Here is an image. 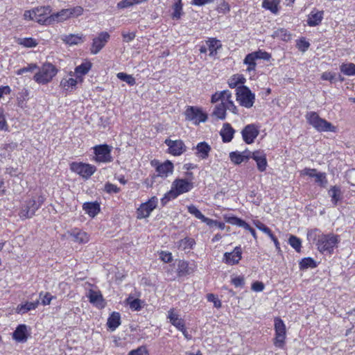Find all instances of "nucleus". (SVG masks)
Wrapping results in <instances>:
<instances>
[{
	"mask_svg": "<svg viewBox=\"0 0 355 355\" xmlns=\"http://www.w3.org/2000/svg\"><path fill=\"white\" fill-rule=\"evenodd\" d=\"M195 148L196 155L202 159H206L211 150V146L205 141L198 143Z\"/></svg>",
	"mask_w": 355,
	"mask_h": 355,
	"instance_id": "nucleus-23",
	"label": "nucleus"
},
{
	"mask_svg": "<svg viewBox=\"0 0 355 355\" xmlns=\"http://www.w3.org/2000/svg\"><path fill=\"white\" fill-rule=\"evenodd\" d=\"M12 338L16 341L24 343L28 338L27 327L26 324H19L12 334Z\"/></svg>",
	"mask_w": 355,
	"mask_h": 355,
	"instance_id": "nucleus-24",
	"label": "nucleus"
},
{
	"mask_svg": "<svg viewBox=\"0 0 355 355\" xmlns=\"http://www.w3.org/2000/svg\"><path fill=\"white\" fill-rule=\"evenodd\" d=\"M172 193H175L173 192V189H171L168 192L165 193L164 197L161 199V203L162 206H165L171 200L176 198L178 196H172Z\"/></svg>",
	"mask_w": 355,
	"mask_h": 355,
	"instance_id": "nucleus-56",
	"label": "nucleus"
},
{
	"mask_svg": "<svg viewBox=\"0 0 355 355\" xmlns=\"http://www.w3.org/2000/svg\"><path fill=\"white\" fill-rule=\"evenodd\" d=\"M207 300L209 302H213L214 305L216 308H220L221 306V302L219 300L216 296L214 294H208L207 296Z\"/></svg>",
	"mask_w": 355,
	"mask_h": 355,
	"instance_id": "nucleus-59",
	"label": "nucleus"
},
{
	"mask_svg": "<svg viewBox=\"0 0 355 355\" xmlns=\"http://www.w3.org/2000/svg\"><path fill=\"white\" fill-rule=\"evenodd\" d=\"M165 144L168 146V153L174 156H179L186 151L187 147L182 140L167 139Z\"/></svg>",
	"mask_w": 355,
	"mask_h": 355,
	"instance_id": "nucleus-14",
	"label": "nucleus"
},
{
	"mask_svg": "<svg viewBox=\"0 0 355 355\" xmlns=\"http://www.w3.org/2000/svg\"><path fill=\"white\" fill-rule=\"evenodd\" d=\"M151 164L156 167L158 175L161 177H167L169 174H172L173 171V164L168 160L163 164H159L158 161L153 160Z\"/></svg>",
	"mask_w": 355,
	"mask_h": 355,
	"instance_id": "nucleus-15",
	"label": "nucleus"
},
{
	"mask_svg": "<svg viewBox=\"0 0 355 355\" xmlns=\"http://www.w3.org/2000/svg\"><path fill=\"white\" fill-rule=\"evenodd\" d=\"M235 132L234 129L228 123H225L220 132V135L222 137L223 141L227 143L232 141Z\"/></svg>",
	"mask_w": 355,
	"mask_h": 355,
	"instance_id": "nucleus-26",
	"label": "nucleus"
},
{
	"mask_svg": "<svg viewBox=\"0 0 355 355\" xmlns=\"http://www.w3.org/2000/svg\"><path fill=\"white\" fill-rule=\"evenodd\" d=\"M94 153L96 155V161L98 162H110L112 160L111 156L112 147L107 145H98L94 147Z\"/></svg>",
	"mask_w": 355,
	"mask_h": 355,
	"instance_id": "nucleus-9",
	"label": "nucleus"
},
{
	"mask_svg": "<svg viewBox=\"0 0 355 355\" xmlns=\"http://www.w3.org/2000/svg\"><path fill=\"white\" fill-rule=\"evenodd\" d=\"M178 272L180 276L190 273L191 270L189 268L188 263L184 261H180L178 265Z\"/></svg>",
	"mask_w": 355,
	"mask_h": 355,
	"instance_id": "nucleus-47",
	"label": "nucleus"
},
{
	"mask_svg": "<svg viewBox=\"0 0 355 355\" xmlns=\"http://www.w3.org/2000/svg\"><path fill=\"white\" fill-rule=\"evenodd\" d=\"M275 330L274 345L278 348H283L285 345L286 331V326L282 319L278 318L275 319Z\"/></svg>",
	"mask_w": 355,
	"mask_h": 355,
	"instance_id": "nucleus-5",
	"label": "nucleus"
},
{
	"mask_svg": "<svg viewBox=\"0 0 355 355\" xmlns=\"http://www.w3.org/2000/svg\"><path fill=\"white\" fill-rule=\"evenodd\" d=\"M288 243L297 252L300 251L301 240L299 238L291 235L289 238Z\"/></svg>",
	"mask_w": 355,
	"mask_h": 355,
	"instance_id": "nucleus-50",
	"label": "nucleus"
},
{
	"mask_svg": "<svg viewBox=\"0 0 355 355\" xmlns=\"http://www.w3.org/2000/svg\"><path fill=\"white\" fill-rule=\"evenodd\" d=\"M309 42L304 38H302L297 42V49L302 52H305L309 49Z\"/></svg>",
	"mask_w": 355,
	"mask_h": 355,
	"instance_id": "nucleus-55",
	"label": "nucleus"
},
{
	"mask_svg": "<svg viewBox=\"0 0 355 355\" xmlns=\"http://www.w3.org/2000/svg\"><path fill=\"white\" fill-rule=\"evenodd\" d=\"M257 60L254 52L248 53L244 60V64L248 65L247 71L250 72L252 71H254L257 66L256 60Z\"/></svg>",
	"mask_w": 355,
	"mask_h": 355,
	"instance_id": "nucleus-33",
	"label": "nucleus"
},
{
	"mask_svg": "<svg viewBox=\"0 0 355 355\" xmlns=\"http://www.w3.org/2000/svg\"><path fill=\"white\" fill-rule=\"evenodd\" d=\"M236 100L241 105L250 108L254 103L255 96L250 89L245 86L238 87L236 89Z\"/></svg>",
	"mask_w": 355,
	"mask_h": 355,
	"instance_id": "nucleus-4",
	"label": "nucleus"
},
{
	"mask_svg": "<svg viewBox=\"0 0 355 355\" xmlns=\"http://www.w3.org/2000/svg\"><path fill=\"white\" fill-rule=\"evenodd\" d=\"M38 68L37 65L36 64H29L27 67H24L23 68H21L18 69L16 72L17 75H21L24 73L27 72H33L34 70L37 69Z\"/></svg>",
	"mask_w": 355,
	"mask_h": 355,
	"instance_id": "nucleus-53",
	"label": "nucleus"
},
{
	"mask_svg": "<svg viewBox=\"0 0 355 355\" xmlns=\"http://www.w3.org/2000/svg\"><path fill=\"white\" fill-rule=\"evenodd\" d=\"M242 249L241 247L236 246L234 248L233 252H225L223 256V261L230 265L237 264L241 259Z\"/></svg>",
	"mask_w": 355,
	"mask_h": 355,
	"instance_id": "nucleus-17",
	"label": "nucleus"
},
{
	"mask_svg": "<svg viewBox=\"0 0 355 355\" xmlns=\"http://www.w3.org/2000/svg\"><path fill=\"white\" fill-rule=\"evenodd\" d=\"M275 38H278L283 41H288L291 40V34L284 28H279L275 31L272 35Z\"/></svg>",
	"mask_w": 355,
	"mask_h": 355,
	"instance_id": "nucleus-41",
	"label": "nucleus"
},
{
	"mask_svg": "<svg viewBox=\"0 0 355 355\" xmlns=\"http://www.w3.org/2000/svg\"><path fill=\"white\" fill-rule=\"evenodd\" d=\"M300 268L301 270H305L307 268H314L317 266L315 260L311 257L304 258L300 262Z\"/></svg>",
	"mask_w": 355,
	"mask_h": 355,
	"instance_id": "nucleus-42",
	"label": "nucleus"
},
{
	"mask_svg": "<svg viewBox=\"0 0 355 355\" xmlns=\"http://www.w3.org/2000/svg\"><path fill=\"white\" fill-rule=\"evenodd\" d=\"M69 75L73 76V72H70ZM78 78H73V77L63 78L60 83V87L65 92H71L75 90L77 87Z\"/></svg>",
	"mask_w": 355,
	"mask_h": 355,
	"instance_id": "nucleus-20",
	"label": "nucleus"
},
{
	"mask_svg": "<svg viewBox=\"0 0 355 355\" xmlns=\"http://www.w3.org/2000/svg\"><path fill=\"white\" fill-rule=\"evenodd\" d=\"M323 19V11L313 10L308 16L307 24L309 26L319 25Z\"/></svg>",
	"mask_w": 355,
	"mask_h": 355,
	"instance_id": "nucleus-28",
	"label": "nucleus"
},
{
	"mask_svg": "<svg viewBox=\"0 0 355 355\" xmlns=\"http://www.w3.org/2000/svg\"><path fill=\"white\" fill-rule=\"evenodd\" d=\"M168 318H169L171 323L175 326L178 330L182 333H185L184 322L179 315L175 313L173 310L168 311Z\"/></svg>",
	"mask_w": 355,
	"mask_h": 355,
	"instance_id": "nucleus-25",
	"label": "nucleus"
},
{
	"mask_svg": "<svg viewBox=\"0 0 355 355\" xmlns=\"http://www.w3.org/2000/svg\"><path fill=\"white\" fill-rule=\"evenodd\" d=\"M193 188V182L185 179H176L172 184L171 189H173L172 196H178L180 194L188 192Z\"/></svg>",
	"mask_w": 355,
	"mask_h": 355,
	"instance_id": "nucleus-11",
	"label": "nucleus"
},
{
	"mask_svg": "<svg viewBox=\"0 0 355 355\" xmlns=\"http://www.w3.org/2000/svg\"><path fill=\"white\" fill-rule=\"evenodd\" d=\"M35 21L42 25H50L46 22V20L49 19L50 13L51 12V8L49 6L37 7L34 8Z\"/></svg>",
	"mask_w": 355,
	"mask_h": 355,
	"instance_id": "nucleus-16",
	"label": "nucleus"
},
{
	"mask_svg": "<svg viewBox=\"0 0 355 355\" xmlns=\"http://www.w3.org/2000/svg\"><path fill=\"white\" fill-rule=\"evenodd\" d=\"M128 355H149V354L146 346H140L129 352Z\"/></svg>",
	"mask_w": 355,
	"mask_h": 355,
	"instance_id": "nucleus-54",
	"label": "nucleus"
},
{
	"mask_svg": "<svg viewBox=\"0 0 355 355\" xmlns=\"http://www.w3.org/2000/svg\"><path fill=\"white\" fill-rule=\"evenodd\" d=\"M110 35L107 32H101L98 37L93 39L92 47L90 49L91 53L97 54L105 46L110 40Z\"/></svg>",
	"mask_w": 355,
	"mask_h": 355,
	"instance_id": "nucleus-12",
	"label": "nucleus"
},
{
	"mask_svg": "<svg viewBox=\"0 0 355 355\" xmlns=\"http://www.w3.org/2000/svg\"><path fill=\"white\" fill-rule=\"evenodd\" d=\"M71 240L78 243H86L89 240V235L78 228H75L69 232Z\"/></svg>",
	"mask_w": 355,
	"mask_h": 355,
	"instance_id": "nucleus-21",
	"label": "nucleus"
},
{
	"mask_svg": "<svg viewBox=\"0 0 355 355\" xmlns=\"http://www.w3.org/2000/svg\"><path fill=\"white\" fill-rule=\"evenodd\" d=\"M40 301L37 300L34 302H26L25 304H19L17 307L18 313L24 314L30 311L35 310L39 305Z\"/></svg>",
	"mask_w": 355,
	"mask_h": 355,
	"instance_id": "nucleus-29",
	"label": "nucleus"
},
{
	"mask_svg": "<svg viewBox=\"0 0 355 355\" xmlns=\"http://www.w3.org/2000/svg\"><path fill=\"white\" fill-rule=\"evenodd\" d=\"M116 76L119 79L125 82L130 86H132V85H135V83H136L135 78L131 75H128L125 73L120 72V73H118Z\"/></svg>",
	"mask_w": 355,
	"mask_h": 355,
	"instance_id": "nucleus-46",
	"label": "nucleus"
},
{
	"mask_svg": "<svg viewBox=\"0 0 355 355\" xmlns=\"http://www.w3.org/2000/svg\"><path fill=\"white\" fill-rule=\"evenodd\" d=\"M217 119L223 120L226 117L225 103H220L216 105L212 113Z\"/></svg>",
	"mask_w": 355,
	"mask_h": 355,
	"instance_id": "nucleus-35",
	"label": "nucleus"
},
{
	"mask_svg": "<svg viewBox=\"0 0 355 355\" xmlns=\"http://www.w3.org/2000/svg\"><path fill=\"white\" fill-rule=\"evenodd\" d=\"M58 69L51 63H45L37 72L33 79L38 84L45 85L51 82L57 74Z\"/></svg>",
	"mask_w": 355,
	"mask_h": 355,
	"instance_id": "nucleus-3",
	"label": "nucleus"
},
{
	"mask_svg": "<svg viewBox=\"0 0 355 355\" xmlns=\"http://www.w3.org/2000/svg\"><path fill=\"white\" fill-rule=\"evenodd\" d=\"M182 14V4L181 0H176L173 5V18L179 19Z\"/></svg>",
	"mask_w": 355,
	"mask_h": 355,
	"instance_id": "nucleus-45",
	"label": "nucleus"
},
{
	"mask_svg": "<svg viewBox=\"0 0 355 355\" xmlns=\"http://www.w3.org/2000/svg\"><path fill=\"white\" fill-rule=\"evenodd\" d=\"M186 119L193 121L195 124L206 121L207 116L199 108L189 107L185 111Z\"/></svg>",
	"mask_w": 355,
	"mask_h": 355,
	"instance_id": "nucleus-13",
	"label": "nucleus"
},
{
	"mask_svg": "<svg viewBox=\"0 0 355 355\" xmlns=\"http://www.w3.org/2000/svg\"><path fill=\"white\" fill-rule=\"evenodd\" d=\"M245 78L242 76L234 75L229 80L228 85L231 88H235L240 83H243Z\"/></svg>",
	"mask_w": 355,
	"mask_h": 355,
	"instance_id": "nucleus-48",
	"label": "nucleus"
},
{
	"mask_svg": "<svg viewBox=\"0 0 355 355\" xmlns=\"http://www.w3.org/2000/svg\"><path fill=\"white\" fill-rule=\"evenodd\" d=\"M251 156V152L245 150L243 152H232L230 153V160L235 164H239L243 162L248 161Z\"/></svg>",
	"mask_w": 355,
	"mask_h": 355,
	"instance_id": "nucleus-22",
	"label": "nucleus"
},
{
	"mask_svg": "<svg viewBox=\"0 0 355 355\" xmlns=\"http://www.w3.org/2000/svg\"><path fill=\"white\" fill-rule=\"evenodd\" d=\"M121 324L119 313L113 312L107 319V324L110 330L114 331Z\"/></svg>",
	"mask_w": 355,
	"mask_h": 355,
	"instance_id": "nucleus-31",
	"label": "nucleus"
},
{
	"mask_svg": "<svg viewBox=\"0 0 355 355\" xmlns=\"http://www.w3.org/2000/svg\"><path fill=\"white\" fill-rule=\"evenodd\" d=\"M329 193L331 197V202L336 206L340 199V190L338 187L334 186L330 189Z\"/></svg>",
	"mask_w": 355,
	"mask_h": 355,
	"instance_id": "nucleus-43",
	"label": "nucleus"
},
{
	"mask_svg": "<svg viewBox=\"0 0 355 355\" xmlns=\"http://www.w3.org/2000/svg\"><path fill=\"white\" fill-rule=\"evenodd\" d=\"M254 53L257 60L261 59V60H269L270 58H271V55L270 53H268L266 51H263L261 50L254 51Z\"/></svg>",
	"mask_w": 355,
	"mask_h": 355,
	"instance_id": "nucleus-57",
	"label": "nucleus"
},
{
	"mask_svg": "<svg viewBox=\"0 0 355 355\" xmlns=\"http://www.w3.org/2000/svg\"><path fill=\"white\" fill-rule=\"evenodd\" d=\"M70 169L85 179L90 178L96 171V168L89 164L82 162H72Z\"/></svg>",
	"mask_w": 355,
	"mask_h": 355,
	"instance_id": "nucleus-6",
	"label": "nucleus"
},
{
	"mask_svg": "<svg viewBox=\"0 0 355 355\" xmlns=\"http://www.w3.org/2000/svg\"><path fill=\"white\" fill-rule=\"evenodd\" d=\"M195 244L196 241L193 239L186 237L178 242V247L180 250H186L192 249Z\"/></svg>",
	"mask_w": 355,
	"mask_h": 355,
	"instance_id": "nucleus-36",
	"label": "nucleus"
},
{
	"mask_svg": "<svg viewBox=\"0 0 355 355\" xmlns=\"http://www.w3.org/2000/svg\"><path fill=\"white\" fill-rule=\"evenodd\" d=\"M279 2L277 0H263L262 6L265 9L269 10L272 13L277 14L279 11Z\"/></svg>",
	"mask_w": 355,
	"mask_h": 355,
	"instance_id": "nucleus-38",
	"label": "nucleus"
},
{
	"mask_svg": "<svg viewBox=\"0 0 355 355\" xmlns=\"http://www.w3.org/2000/svg\"><path fill=\"white\" fill-rule=\"evenodd\" d=\"M135 36H136V35H135V33H134V32H129V33H126L124 31L122 32L123 40L125 42H131L132 40H133L135 39Z\"/></svg>",
	"mask_w": 355,
	"mask_h": 355,
	"instance_id": "nucleus-63",
	"label": "nucleus"
},
{
	"mask_svg": "<svg viewBox=\"0 0 355 355\" xmlns=\"http://www.w3.org/2000/svg\"><path fill=\"white\" fill-rule=\"evenodd\" d=\"M157 203L158 199L155 196L142 203L137 210V218L142 219L148 217L151 212L157 207Z\"/></svg>",
	"mask_w": 355,
	"mask_h": 355,
	"instance_id": "nucleus-8",
	"label": "nucleus"
},
{
	"mask_svg": "<svg viewBox=\"0 0 355 355\" xmlns=\"http://www.w3.org/2000/svg\"><path fill=\"white\" fill-rule=\"evenodd\" d=\"M92 67V64L89 62L82 63L75 69V73L77 76V78H80L82 76L85 75L88 73Z\"/></svg>",
	"mask_w": 355,
	"mask_h": 355,
	"instance_id": "nucleus-37",
	"label": "nucleus"
},
{
	"mask_svg": "<svg viewBox=\"0 0 355 355\" xmlns=\"http://www.w3.org/2000/svg\"><path fill=\"white\" fill-rule=\"evenodd\" d=\"M88 297L91 303H97L103 300V296L100 292L90 290Z\"/></svg>",
	"mask_w": 355,
	"mask_h": 355,
	"instance_id": "nucleus-49",
	"label": "nucleus"
},
{
	"mask_svg": "<svg viewBox=\"0 0 355 355\" xmlns=\"http://www.w3.org/2000/svg\"><path fill=\"white\" fill-rule=\"evenodd\" d=\"M28 98L29 91L26 88H23L17 96V105L21 108L26 107Z\"/></svg>",
	"mask_w": 355,
	"mask_h": 355,
	"instance_id": "nucleus-32",
	"label": "nucleus"
},
{
	"mask_svg": "<svg viewBox=\"0 0 355 355\" xmlns=\"http://www.w3.org/2000/svg\"><path fill=\"white\" fill-rule=\"evenodd\" d=\"M207 44L208 46L210 56H214L217 53V50L221 48L222 46L220 42L215 38L209 39L207 41Z\"/></svg>",
	"mask_w": 355,
	"mask_h": 355,
	"instance_id": "nucleus-34",
	"label": "nucleus"
},
{
	"mask_svg": "<svg viewBox=\"0 0 355 355\" xmlns=\"http://www.w3.org/2000/svg\"><path fill=\"white\" fill-rule=\"evenodd\" d=\"M71 12V17H78L83 12V8L81 6H76L72 8H69Z\"/></svg>",
	"mask_w": 355,
	"mask_h": 355,
	"instance_id": "nucleus-62",
	"label": "nucleus"
},
{
	"mask_svg": "<svg viewBox=\"0 0 355 355\" xmlns=\"http://www.w3.org/2000/svg\"><path fill=\"white\" fill-rule=\"evenodd\" d=\"M318 173V172L315 168H306L301 172V174L308 175L311 178H315Z\"/></svg>",
	"mask_w": 355,
	"mask_h": 355,
	"instance_id": "nucleus-64",
	"label": "nucleus"
},
{
	"mask_svg": "<svg viewBox=\"0 0 355 355\" xmlns=\"http://www.w3.org/2000/svg\"><path fill=\"white\" fill-rule=\"evenodd\" d=\"M105 191L108 193H116L119 192L120 189L116 185L108 182L105 184Z\"/></svg>",
	"mask_w": 355,
	"mask_h": 355,
	"instance_id": "nucleus-58",
	"label": "nucleus"
},
{
	"mask_svg": "<svg viewBox=\"0 0 355 355\" xmlns=\"http://www.w3.org/2000/svg\"><path fill=\"white\" fill-rule=\"evenodd\" d=\"M85 37L83 34H69L64 35L62 37V40L71 46V45H77L78 44L83 43L84 42Z\"/></svg>",
	"mask_w": 355,
	"mask_h": 355,
	"instance_id": "nucleus-27",
	"label": "nucleus"
},
{
	"mask_svg": "<svg viewBox=\"0 0 355 355\" xmlns=\"http://www.w3.org/2000/svg\"><path fill=\"white\" fill-rule=\"evenodd\" d=\"M83 207L85 212L91 217H94L100 211V206L97 202H85Z\"/></svg>",
	"mask_w": 355,
	"mask_h": 355,
	"instance_id": "nucleus-30",
	"label": "nucleus"
},
{
	"mask_svg": "<svg viewBox=\"0 0 355 355\" xmlns=\"http://www.w3.org/2000/svg\"><path fill=\"white\" fill-rule=\"evenodd\" d=\"M40 205L41 203H37L33 198L25 201L19 213V217L23 220L33 217Z\"/></svg>",
	"mask_w": 355,
	"mask_h": 355,
	"instance_id": "nucleus-7",
	"label": "nucleus"
},
{
	"mask_svg": "<svg viewBox=\"0 0 355 355\" xmlns=\"http://www.w3.org/2000/svg\"><path fill=\"white\" fill-rule=\"evenodd\" d=\"M71 17V12L67 9H62L60 11L53 13L49 15V19L46 20V22L49 24H53L55 22H61L65 21Z\"/></svg>",
	"mask_w": 355,
	"mask_h": 355,
	"instance_id": "nucleus-19",
	"label": "nucleus"
},
{
	"mask_svg": "<svg viewBox=\"0 0 355 355\" xmlns=\"http://www.w3.org/2000/svg\"><path fill=\"white\" fill-rule=\"evenodd\" d=\"M141 301L139 299H134L129 302L130 309L135 311H139L141 309Z\"/></svg>",
	"mask_w": 355,
	"mask_h": 355,
	"instance_id": "nucleus-61",
	"label": "nucleus"
},
{
	"mask_svg": "<svg viewBox=\"0 0 355 355\" xmlns=\"http://www.w3.org/2000/svg\"><path fill=\"white\" fill-rule=\"evenodd\" d=\"M225 220L227 223L237 225L239 227H241L243 228H249V224L247 223L245 220L236 217V216H226Z\"/></svg>",
	"mask_w": 355,
	"mask_h": 355,
	"instance_id": "nucleus-40",
	"label": "nucleus"
},
{
	"mask_svg": "<svg viewBox=\"0 0 355 355\" xmlns=\"http://www.w3.org/2000/svg\"><path fill=\"white\" fill-rule=\"evenodd\" d=\"M18 44L24 46V47L31 48L35 47L37 45L36 40L32 37L19 38L18 40Z\"/></svg>",
	"mask_w": 355,
	"mask_h": 355,
	"instance_id": "nucleus-44",
	"label": "nucleus"
},
{
	"mask_svg": "<svg viewBox=\"0 0 355 355\" xmlns=\"http://www.w3.org/2000/svg\"><path fill=\"white\" fill-rule=\"evenodd\" d=\"M187 210L189 214L193 215L198 219L202 220L204 218V215L200 212V211L193 205H191L187 207Z\"/></svg>",
	"mask_w": 355,
	"mask_h": 355,
	"instance_id": "nucleus-52",
	"label": "nucleus"
},
{
	"mask_svg": "<svg viewBox=\"0 0 355 355\" xmlns=\"http://www.w3.org/2000/svg\"><path fill=\"white\" fill-rule=\"evenodd\" d=\"M318 237L316 245L318 250L322 253L331 254L339 242L338 236L332 234H318Z\"/></svg>",
	"mask_w": 355,
	"mask_h": 355,
	"instance_id": "nucleus-1",
	"label": "nucleus"
},
{
	"mask_svg": "<svg viewBox=\"0 0 355 355\" xmlns=\"http://www.w3.org/2000/svg\"><path fill=\"white\" fill-rule=\"evenodd\" d=\"M259 134V128L254 123L247 125L241 131L243 139L248 144H252Z\"/></svg>",
	"mask_w": 355,
	"mask_h": 355,
	"instance_id": "nucleus-10",
	"label": "nucleus"
},
{
	"mask_svg": "<svg viewBox=\"0 0 355 355\" xmlns=\"http://www.w3.org/2000/svg\"><path fill=\"white\" fill-rule=\"evenodd\" d=\"M340 71L349 76H355V64L349 62V63H343L340 66Z\"/></svg>",
	"mask_w": 355,
	"mask_h": 355,
	"instance_id": "nucleus-39",
	"label": "nucleus"
},
{
	"mask_svg": "<svg viewBox=\"0 0 355 355\" xmlns=\"http://www.w3.org/2000/svg\"><path fill=\"white\" fill-rule=\"evenodd\" d=\"M315 182L318 183L322 187H326L327 185V179L324 173L318 172L316 175Z\"/></svg>",
	"mask_w": 355,
	"mask_h": 355,
	"instance_id": "nucleus-51",
	"label": "nucleus"
},
{
	"mask_svg": "<svg viewBox=\"0 0 355 355\" xmlns=\"http://www.w3.org/2000/svg\"><path fill=\"white\" fill-rule=\"evenodd\" d=\"M308 123L319 132H335L336 128L329 122L319 116L315 112H309L306 114Z\"/></svg>",
	"mask_w": 355,
	"mask_h": 355,
	"instance_id": "nucleus-2",
	"label": "nucleus"
},
{
	"mask_svg": "<svg viewBox=\"0 0 355 355\" xmlns=\"http://www.w3.org/2000/svg\"><path fill=\"white\" fill-rule=\"evenodd\" d=\"M252 157L257 163V168L259 171H265L267 167V160L266 154L263 151L257 150L251 153Z\"/></svg>",
	"mask_w": 355,
	"mask_h": 355,
	"instance_id": "nucleus-18",
	"label": "nucleus"
},
{
	"mask_svg": "<svg viewBox=\"0 0 355 355\" xmlns=\"http://www.w3.org/2000/svg\"><path fill=\"white\" fill-rule=\"evenodd\" d=\"M222 96H220L221 103H227L232 100V94L229 90H224L220 92Z\"/></svg>",
	"mask_w": 355,
	"mask_h": 355,
	"instance_id": "nucleus-60",
	"label": "nucleus"
}]
</instances>
